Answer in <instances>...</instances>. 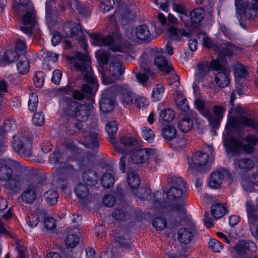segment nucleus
Masks as SVG:
<instances>
[{
    "instance_id": "nucleus-1",
    "label": "nucleus",
    "mask_w": 258,
    "mask_h": 258,
    "mask_svg": "<svg viewBox=\"0 0 258 258\" xmlns=\"http://www.w3.org/2000/svg\"><path fill=\"white\" fill-rule=\"evenodd\" d=\"M68 59L77 71L81 72V77L88 83L82 85L81 90L75 89L72 96L78 100L85 98L93 100L98 88V83L93 74L90 57L87 53L77 52L74 56H68Z\"/></svg>"
},
{
    "instance_id": "nucleus-2",
    "label": "nucleus",
    "mask_w": 258,
    "mask_h": 258,
    "mask_svg": "<svg viewBox=\"0 0 258 258\" xmlns=\"http://www.w3.org/2000/svg\"><path fill=\"white\" fill-rule=\"evenodd\" d=\"M186 192V182L181 177H174L172 180V186L166 192V195L169 201L175 203L168 205L164 212L173 227L179 223L181 217L185 212Z\"/></svg>"
},
{
    "instance_id": "nucleus-3",
    "label": "nucleus",
    "mask_w": 258,
    "mask_h": 258,
    "mask_svg": "<svg viewBox=\"0 0 258 258\" xmlns=\"http://www.w3.org/2000/svg\"><path fill=\"white\" fill-rule=\"evenodd\" d=\"M19 166V162L11 159L0 163V181L5 182V187L15 193L19 192L25 182L24 175L15 171Z\"/></svg>"
},
{
    "instance_id": "nucleus-4",
    "label": "nucleus",
    "mask_w": 258,
    "mask_h": 258,
    "mask_svg": "<svg viewBox=\"0 0 258 258\" xmlns=\"http://www.w3.org/2000/svg\"><path fill=\"white\" fill-rule=\"evenodd\" d=\"M156 153L157 151L154 149L144 148L136 150L131 155H125L120 159V169L124 173L126 167L132 169L134 164H143Z\"/></svg>"
},
{
    "instance_id": "nucleus-5",
    "label": "nucleus",
    "mask_w": 258,
    "mask_h": 258,
    "mask_svg": "<svg viewBox=\"0 0 258 258\" xmlns=\"http://www.w3.org/2000/svg\"><path fill=\"white\" fill-rule=\"evenodd\" d=\"M93 108V106L90 104H82L70 99L66 102L64 112L77 120L82 122L88 119Z\"/></svg>"
},
{
    "instance_id": "nucleus-6",
    "label": "nucleus",
    "mask_w": 258,
    "mask_h": 258,
    "mask_svg": "<svg viewBox=\"0 0 258 258\" xmlns=\"http://www.w3.org/2000/svg\"><path fill=\"white\" fill-rule=\"evenodd\" d=\"M257 143V137L252 135H248L242 140L235 138L231 139L229 147L234 154H245L250 155L255 151V146Z\"/></svg>"
},
{
    "instance_id": "nucleus-7",
    "label": "nucleus",
    "mask_w": 258,
    "mask_h": 258,
    "mask_svg": "<svg viewBox=\"0 0 258 258\" xmlns=\"http://www.w3.org/2000/svg\"><path fill=\"white\" fill-rule=\"evenodd\" d=\"M13 139L12 146L16 152L25 157L32 156V141L25 133H18L13 136Z\"/></svg>"
},
{
    "instance_id": "nucleus-8",
    "label": "nucleus",
    "mask_w": 258,
    "mask_h": 258,
    "mask_svg": "<svg viewBox=\"0 0 258 258\" xmlns=\"http://www.w3.org/2000/svg\"><path fill=\"white\" fill-rule=\"evenodd\" d=\"M41 177H34L28 181L26 187L20 196L22 202L31 204L37 199L38 192L41 187Z\"/></svg>"
},
{
    "instance_id": "nucleus-9",
    "label": "nucleus",
    "mask_w": 258,
    "mask_h": 258,
    "mask_svg": "<svg viewBox=\"0 0 258 258\" xmlns=\"http://www.w3.org/2000/svg\"><path fill=\"white\" fill-rule=\"evenodd\" d=\"M173 8L175 12L184 15V17H182L181 18V19L183 21H185L184 26L189 29V31L187 32L184 29L177 30V29L173 26L169 27L168 32L170 36L172 37L173 39L175 40H179L180 38L178 35L179 33L181 36H189L191 34V30L189 29V28L191 26V23L190 22H186L185 20H184V18L188 19V17L187 14V11L186 10L183 5L181 4L174 2L173 3Z\"/></svg>"
},
{
    "instance_id": "nucleus-10",
    "label": "nucleus",
    "mask_w": 258,
    "mask_h": 258,
    "mask_svg": "<svg viewBox=\"0 0 258 258\" xmlns=\"http://www.w3.org/2000/svg\"><path fill=\"white\" fill-rule=\"evenodd\" d=\"M113 94H117L120 102L124 106L132 105L135 99V94L126 84L115 85L109 86Z\"/></svg>"
},
{
    "instance_id": "nucleus-11",
    "label": "nucleus",
    "mask_w": 258,
    "mask_h": 258,
    "mask_svg": "<svg viewBox=\"0 0 258 258\" xmlns=\"http://www.w3.org/2000/svg\"><path fill=\"white\" fill-rule=\"evenodd\" d=\"M227 125L232 128H243L248 127L258 131V120L251 117H233L229 115Z\"/></svg>"
},
{
    "instance_id": "nucleus-12",
    "label": "nucleus",
    "mask_w": 258,
    "mask_h": 258,
    "mask_svg": "<svg viewBox=\"0 0 258 258\" xmlns=\"http://www.w3.org/2000/svg\"><path fill=\"white\" fill-rule=\"evenodd\" d=\"M209 162L208 154L197 152L194 154L190 161H188L189 169L193 173L195 172H202L207 167Z\"/></svg>"
},
{
    "instance_id": "nucleus-13",
    "label": "nucleus",
    "mask_w": 258,
    "mask_h": 258,
    "mask_svg": "<svg viewBox=\"0 0 258 258\" xmlns=\"http://www.w3.org/2000/svg\"><path fill=\"white\" fill-rule=\"evenodd\" d=\"M110 140V142L113 144L115 150L125 154L130 152L139 145L138 141L131 137H122L118 143L114 142L112 137Z\"/></svg>"
},
{
    "instance_id": "nucleus-14",
    "label": "nucleus",
    "mask_w": 258,
    "mask_h": 258,
    "mask_svg": "<svg viewBox=\"0 0 258 258\" xmlns=\"http://www.w3.org/2000/svg\"><path fill=\"white\" fill-rule=\"evenodd\" d=\"M225 179L229 183L232 181L231 173L226 169L221 168L218 171L213 172L210 176L209 185L213 188L220 187L222 181Z\"/></svg>"
},
{
    "instance_id": "nucleus-15",
    "label": "nucleus",
    "mask_w": 258,
    "mask_h": 258,
    "mask_svg": "<svg viewBox=\"0 0 258 258\" xmlns=\"http://www.w3.org/2000/svg\"><path fill=\"white\" fill-rule=\"evenodd\" d=\"M225 108L219 105H214L213 108V113L209 109L205 111V116L209 120L210 124L212 127L217 128L222 120Z\"/></svg>"
},
{
    "instance_id": "nucleus-16",
    "label": "nucleus",
    "mask_w": 258,
    "mask_h": 258,
    "mask_svg": "<svg viewBox=\"0 0 258 258\" xmlns=\"http://www.w3.org/2000/svg\"><path fill=\"white\" fill-rule=\"evenodd\" d=\"M111 94H113V93L110 90L109 87L103 91L99 103L100 110L102 112L108 113L113 109L115 100L111 96Z\"/></svg>"
},
{
    "instance_id": "nucleus-17",
    "label": "nucleus",
    "mask_w": 258,
    "mask_h": 258,
    "mask_svg": "<svg viewBox=\"0 0 258 258\" xmlns=\"http://www.w3.org/2000/svg\"><path fill=\"white\" fill-rule=\"evenodd\" d=\"M240 183L246 191L250 192L255 191L258 188V173H252L242 175Z\"/></svg>"
},
{
    "instance_id": "nucleus-18",
    "label": "nucleus",
    "mask_w": 258,
    "mask_h": 258,
    "mask_svg": "<svg viewBox=\"0 0 258 258\" xmlns=\"http://www.w3.org/2000/svg\"><path fill=\"white\" fill-rule=\"evenodd\" d=\"M23 26L21 27V30L27 35H31L36 24L35 13L33 9L26 12L23 18Z\"/></svg>"
},
{
    "instance_id": "nucleus-19",
    "label": "nucleus",
    "mask_w": 258,
    "mask_h": 258,
    "mask_svg": "<svg viewBox=\"0 0 258 258\" xmlns=\"http://www.w3.org/2000/svg\"><path fill=\"white\" fill-rule=\"evenodd\" d=\"M234 249L238 255L244 256L248 252H255L256 250V246L252 241L240 240L235 244Z\"/></svg>"
},
{
    "instance_id": "nucleus-20",
    "label": "nucleus",
    "mask_w": 258,
    "mask_h": 258,
    "mask_svg": "<svg viewBox=\"0 0 258 258\" xmlns=\"http://www.w3.org/2000/svg\"><path fill=\"white\" fill-rule=\"evenodd\" d=\"M163 49L157 51L154 55V64L161 71L169 73L173 70V67L169 63L167 59L163 55Z\"/></svg>"
},
{
    "instance_id": "nucleus-21",
    "label": "nucleus",
    "mask_w": 258,
    "mask_h": 258,
    "mask_svg": "<svg viewBox=\"0 0 258 258\" xmlns=\"http://www.w3.org/2000/svg\"><path fill=\"white\" fill-rule=\"evenodd\" d=\"M235 170L239 172H247L251 170L254 167V162L249 158L236 159L234 162Z\"/></svg>"
},
{
    "instance_id": "nucleus-22",
    "label": "nucleus",
    "mask_w": 258,
    "mask_h": 258,
    "mask_svg": "<svg viewBox=\"0 0 258 258\" xmlns=\"http://www.w3.org/2000/svg\"><path fill=\"white\" fill-rule=\"evenodd\" d=\"M236 13L237 17L239 20L250 19L253 18L256 15V12L253 9L246 7L240 2H236Z\"/></svg>"
},
{
    "instance_id": "nucleus-23",
    "label": "nucleus",
    "mask_w": 258,
    "mask_h": 258,
    "mask_svg": "<svg viewBox=\"0 0 258 258\" xmlns=\"http://www.w3.org/2000/svg\"><path fill=\"white\" fill-rule=\"evenodd\" d=\"M246 210L248 217V223L249 230L250 227L255 225L258 221V214L255 206L252 204L250 201L246 202Z\"/></svg>"
},
{
    "instance_id": "nucleus-24",
    "label": "nucleus",
    "mask_w": 258,
    "mask_h": 258,
    "mask_svg": "<svg viewBox=\"0 0 258 258\" xmlns=\"http://www.w3.org/2000/svg\"><path fill=\"white\" fill-rule=\"evenodd\" d=\"M135 34L136 38L144 42H149L153 39L148 27L146 25H142L136 29Z\"/></svg>"
},
{
    "instance_id": "nucleus-25",
    "label": "nucleus",
    "mask_w": 258,
    "mask_h": 258,
    "mask_svg": "<svg viewBox=\"0 0 258 258\" xmlns=\"http://www.w3.org/2000/svg\"><path fill=\"white\" fill-rule=\"evenodd\" d=\"M198 72L195 75L196 80L192 86L193 89L196 90L198 88V85L201 81H203L204 77L208 75L210 72L209 66L206 64H198Z\"/></svg>"
},
{
    "instance_id": "nucleus-26",
    "label": "nucleus",
    "mask_w": 258,
    "mask_h": 258,
    "mask_svg": "<svg viewBox=\"0 0 258 258\" xmlns=\"http://www.w3.org/2000/svg\"><path fill=\"white\" fill-rule=\"evenodd\" d=\"M124 68L119 61H113L109 64V72L111 76L115 80H118L123 74Z\"/></svg>"
},
{
    "instance_id": "nucleus-27",
    "label": "nucleus",
    "mask_w": 258,
    "mask_h": 258,
    "mask_svg": "<svg viewBox=\"0 0 258 258\" xmlns=\"http://www.w3.org/2000/svg\"><path fill=\"white\" fill-rule=\"evenodd\" d=\"M219 50L216 52L223 54L225 56H232L234 52L237 49V47L234 44L230 42H223L220 45Z\"/></svg>"
},
{
    "instance_id": "nucleus-28",
    "label": "nucleus",
    "mask_w": 258,
    "mask_h": 258,
    "mask_svg": "<svg viewBox=\"0 0 258 258\" xmlns=\"http://www.w3.org/2000/svg\"><path fill=\"white\" fill-rule=\"evenodd\" d=\"M107 37L111 38L110 45H114L110 48V49L112 51H121V48L120 46L122 44V37L118 30L116 29L111 35H109Z\"/></svg>"
},
{
    "instance_id": "nucleus-29",
    "label": "nucleus",
    "mask_w": 258,
    "mask_h": 258,
    "mask_svg": "<svg viewBox=\"0 0 258 258\" xmlns=\"http://www.w3.org/2000/svg\"><path fill=\"white\" fill-rule=\"evenodd\" d=\"M193 233L191 231L187 228H181L178 232L177 239L181 243L184 244L189 243L192 240Z\"/></svg>"
},
{
    "instance_id": "nucleus-30",
    "label": "nucleus",
    "mask_w": 258,
    "mask_h": 258,
    "mask_svg": "<svg viewBox=\"0 0 258 258\" xmlns=\"http://www.w3.org/2000/svg\"><path fill=\"white\" fill-rule=\"evenodd\" d=\"M82 178L83 181L88 185H95L98 180L97 173L91 169L83 172Z\"/></svg>"
},
{
    "instance_id": "nucleus-31",
    "label": "nucleus",
    "mask_w": 258,
    "mask_h": 258,
    "mask_svg": "<svg viewBox=\"0 0 258 258\" xmlns=\"http://www.w3.org/2000/svg\"><path fill=\"white\" fill-rule=\"evenodd\" d=\"M90 37L92 40L94 45L98 46L110 45L111 38L110 37H104L101 34H90Z\"/></svg>"
},
{
    "instance_id": "nucleus-32",
    "label": "nucleus",
    "mask_w": 258,
    "mask_h": 258,
    "mask_svg": "<svg viewBox=\"0 0 258 258\" xmlns=\"http://www.w3.org/2000/svg\"><path fill=\"white\" fill-rule=\"evenodd\" d=\"M227 72V71L224 70V71H219L216 75L215 82L220 88H224L227 86L230 83V80Z\"/></svg>"
},
{
    "instance_id": "nucleus-33",
    "label": "nucleus",
    "mask_w": 258,
    "mask_h": 258,
    "mask_svg": "<svg viewBox=\"0 0 258 258\" xmlns=\"http://www.w3.org/2000/svg\"><path fill=\"white\" fill-rule=\"evenodd\" d=\"M227 210L225 205L216 204L211 207V213L215 219L223 217L227 213Z\"/></svg>"
},
{
    "instance_id": "nucleus-34",
    "label": "nucleus",
    "mask_w": 258,
    "mask_h": 258,
    "mask_svg": "<svg viewBox=\"0 0 258 258\" xmlns=\"http://www.w3.org/2000/svg\"><path fill=\"white\" fill-rule=\"evenodd\" d=\"M161 134L166 141H171L176 137L177 131L174 127L170 125H166L162 127Z\"/></svg>"
},
{
    "instance_id": "nucleus-35",
    "label": "nucleus",
    "mask_w": 258,
    "mask_h": 258,
    "mask_svg": "<svg viewBox=\"0 0 258 258\" xmlns=\"http://www.w3.org/2000/svg\"><path fill=\"white\" fill-rule=\"evenodd\" d=\"M127 181L132 191L139 187L141 184V179L139 174L133 172L127 174Z\"/></svg>"
},
{
    "instance_id": "nucleus-36",
    "label": "nucleus",
    "mask_w": 258,
    "mask_h": 258,
    "mask_svg": "<svg viewBox=\"0 0 258 258\" xmlns=\"http://www.w3.org/2000/svg\"><path fill=\"white\" fill-rule=\"evenodd\" d=\"M24 55L22 53H19L15 50L10 49L5 52L3 60L8 63H12L17 60H19L21 56Z\"/></svg>"
},
{
    "instance_id": "nucleus-37",
    "label": "nucleus",
    "mask_w": 258,
    "mask_h": 258,
    "mask_svg": "<svg viewBox=\"0 0 258 258\" xmlns=\"http://www.w3.org/2000/svg\"><path fill=\"white\" fill-rule=\"evenodd\" d=\"M193 126V122L191 119L185 117L180 119L178 124V127L181 132L187 133L190 131Z\"/></svg>"
},
{
    "instance_id": "nucleus-38",
    "label": "nucleus",
    "mask_w": 258,
    "mask_h": 258,
    "mask_svg": "<svg viewBox=\"0 0 258 258\" xmlns=\"http://www.w3.org/2000/svg\"><path fill=\"white\" fill-rule=\"evenodd\" d=\"M17 68L19 73L21 74H25L29 71V62L25 55L21 56L17 63Z\"/></svg>"
},
{
    "instance_id": "nucleus-39",
    "label": "nucleus",
    "mask_w": 258,
    "mask_h": 258,
    "mask_svg": "<svg viewBox=\"0 0 258 258\" xmlns=\"http://www.w3.org/2000/svg\"><path fill=\"white\" fill-rule=\"evenodd\" d=\"M191 21L196 24L200 23L204 17V10L202 8L195 9L189 14Z\"/></svg>"
},
{
    "instance_id": "nucleus-40",
    "label": "nucleus",
    "mask_w": 258,
    "mask_h": 258,
    "mask_svg": "<svg viewBox=\"0 0 258 258\" xmlns=\"http://www.w3.org/2000/svg\"><path fill=\"white\" fill-rule=\"evenodd\" d=\"M135 196L141 200H145L151 195V190L146 186L137 187L132 191Z\"/></svg>"
},
{
    "instance_id": "nucleus-41",
    "label": "nucleus",
    "mask_w": 258,
    "mask_h": 258,
    "mask_svg": "<svg viewBox=\"0 0 258 258\" xmlns=\"http://www.w3.org/2000/svg\"><path fill=\"white\" fill-rule=\"evenodd\" d=\"M175 117V113L174 111L170 108L163 109L160 113L159 120L166 122H170Z\"/></svg>"
},
{
    "instance_id": "nucleus-42",
    "label": "nucleus",
    "mask_w": 258,
    "mask_h": 258,
    "mask_svg": "<svg viewBox=\"0 0 258 258\" xmlns=\"http://www.w3.org/2000/svg\"><path fill=\"white\" fill-rule=\"evenodd\" d=\"M165 88L162 84H157L153 90L152 98L154 101H157L160 100L164 96Z\"/></svg>"
},
{
    "instance_id": "nucleus-43",
    "label": "nucleus",
    "mask_w": 258,
    "mask_h": 258,
    "mask_svg": "<svg viewBox=\"0 0 258 258\" xmlns=\"http://www.w3.org/2000/svg\"><path fill=\"white\" fill-rule=\"evenodd\" d=\"M97 136L98 134L95 132L90 133L88 136L84 137L85 141L90 147L97 148L99 146Z\"/></svg>"
},
{
    "instance_id": "nucleus-44",
    "label": "nucleus",
    "mask_w": 258,
    "mask_h": 258,
    "mask_svg": "<svg viewBox=\"0 0 258 258\" xmlns=\"http://www.w3.org/2000/svg\"><path fill=\"white\" fill-rule=\"evenodd\" d=\"M58 197L56 191L53 190H49L44 194L46 202L50 205H53L57 203Z\"/></svg>"
},
{
    "instance_id": "nucleus-45",
    "label": "nucleus",
    "mask_w": 258,
    "mask_h": 258,
    "mask_svg": "<svg viewBox=\"0 0 258 258\" xmlns=\"http://www.w3.org/2000/svg\"><path fill=\"white\" fill-rule=\"evenodd\" d=\"M76 195L80 199L86 198L89 194L87 186L82 183L78 184L75 189Z\"/></svg>"
},
{
    "instance_id": "nucleus-46",
    "label": "nucleus",
    "mask_w": 258,
    "mask_h": 258,
    "mask_svg": "<svg viewBox=\"0 0 258 258\" xmlns=\"http://www.w3.org/2000/svg\"><path fill=\"white\" fill-rule=\"evenodd\" d=\"M102 185L106 188L111 187L114 183V179L109 173L104 174L101 178Z\"/></svg>"
},
{
    "instance_id": "nucleus-47",
    "label": "nucleus",
    "mask_w": 258,
    "mask_h": 258,
    "mask_svg": "<svg viewBox=\"0 0 258 258\" xmlns=\"http://www.w3.org/2000/svg\"><path fill=\"white\" fill-rule=\"evenodd\" d=\"M38 103V96L35 93H32L30 94L28 101V107L31 111L36 110Z\"/></svg>"
},
{
    "instance_id": "nucleus-48",
    "label": "nucleus",
    "mask_w": 258,
    "mask_h": 258,
    "mask_svg": "<svg viewBox=\"0 0 258 258\" xmlns=\"http://www.w3.org/2000/svg\"><path fill=\"white\" fill-rule=\"evenodd\" d=\"M79 238L74 234H69L66 238L65 244L68 247L74 248L78 244Z\"/></svg>"
},
{
    "instance_id": "nucleus-49",
    "label": "nucleus",
    "mask_w": 258,
    "mask_h": 258,
    "mask_svg": "<svg viewBox=\"0 0 258 258\" xmlns=\"http://www.w3.org/2000/svg\"><path fill=\"white\" fill-rule=\"evenodd\" d=\"M153 226L157 230L161 231L167 226V221L165 218L156 217L153 221Z\"/></svg>"
},
{
    "instance_id": "nucleus-50",
    "label": "nucleus",
    "mask_w": 258,
    "mask_h": 258,
    "mask_svg": "<svg viewBox=\"0 0 258 258\" xmlns=\"http://www.w3.org/2000/svg\"><path fill=\"white\" fill-rule=\"evenodd\" d=\"M175 101L178 107L181 111L185 112L188 109L187 100L184 96L182 95L177 96Z\"/></svg>"
},
{
    "instance_id": "nucleus-51",
    "label": "nucleus",
    "mask_w": 258,
    "mask_h": 258,
    "mask_svg": "<svg viewBox=\"0 0 258 258\" xmlns=\"http://www.w3.org/2000/svg\"><path fill=\"white\" fill-rule=\"evenodd\" d=\"M118 125L116 121L114 120L108 121L106 123V130L109 136H113L117 133Z\"/></svg>"
},
{
    "instance_id": "nucleus-52",
    "label": "nucleus",
    "mask_w": 258,
    "mask_h": 258,
    "mask_svg": "<svg viewBox=\"0 0 258 258\" xmlns=\"http://www.w3.org/2000/svg\"><path fill=\"white\" fill-rule=\"evenodd\" d=\"M75 158L73 157H69L64 162H61L60 166L63 169H67L71 172L73 174H75L76 173V169L74 168V166L70 162L74 161Z\"/></svg>"
},
{
    "instance_id": "nucleus-53",
    "label": "nucleus",
    "mask_w": 258,
    "mask_h": 258,
    "mask_svg": "<svg viewBox=\"0 0 258 258\" xmlns=\"http://www.w3.org/2000/svg\"><path fill=\"white\" fill-rule=\"evenodd\" d=\"M208 245L209 248L215 252H219L223 248L222 243L215 239H211Z\"/></svg>"
},
{
    "instance_id": "nucleus-54",
    "label": "nucleus",
    "mask_w": 258,
    "mask_h": 258,
    "mask_svg": "<svg viewBox=\"0 0 258 258\" xmlns=\"http://www.w3.org/2000/svg\"><path fill=\"white\" fill-rule=\"evenodd\" d=\"M45 74L41 71L36 72L34 77L33 78L34 83L36 87H41L44 82Z\"/></svg>"
},
{
    "instance_id": "nucleus-55",
    "label": "nucleus",
    "mask_w": 258,
    "mask_h": 258,
    "mask_svg": "<svg viewBox=\"0 0 258 258\" xmlns=\"http://www.w3.org/2000/svg\"><path fill=\"white\" fill-rule=\"evenodd\" d=\"M98 60L100 64H106L108 62L109 53L103 50H100L97 53Z\"/></svg>"
},
{
    "instance_id": "nucleus-56",
    "label": "nucleus",
    "mask_w": 258,
    "mask_h": 258,
    "mask_svg": "<svg viewBox=\"0 0 258 258\" xmlns=\"http://www.w3.org/2000/svg\"><path fill=\"white\" fill-rule=\"evenodd\" d=\"M26 221L30 227L33 228L39 223V218L37 215L31 213L26 217Z\"/></svg>"
},
{
    "instance_id": "nucleus-57",
    "label": "nucleus",
    "mask_w": 258,
    "mask_h": 258,
    "mask_svg": "<svg viewBox=\"0 0 258 258\" xmlns=\"http://www.w3.org/2000/svg\"><path fill=\"white\" fill-rule=\"evenodd\" d=\"M235 73V75L239 78H245L248 75V73L244 66L241 63L238 64L236 66Z\"/></svg>"
},
{
    "instance_id": "nucleus-58",
    "label": "nucleus",
    "mask_w": 258,
    "mask_h": 258,
    "mask_svg": "<svg viewBox=\"0 0 258 258\" xmlns=\"http://www.w3.org/2000/svg\"><path fill=\"white\" fill-rule=\"evenodd\" d=\"M203 45L207 48L212 49L215 52H216L217 50H219V46L215 44L210 38L204 37L203 38Z\"/></svg>"
},
{
    "instance_id": "nucleus-59",
    "label": "nucleus",
    "mask_w": 258,
    "mask_h": 258,
    "mask_svg": "<svg viewBox=\"0 0 258 258\" xmlns=\"http://www.w3.org/2000/svg\"><path fill=\"white\" fill-rule=\"evenodd\" d=\"M114 240L115 242L119 244V245L123 247L129 248L130 247V241L129 239L125 238L118 236L117 234L114 235Z\"/></svg>"
},
{
    "instance_id": "nucleus-60",
    "label": "nucleus",
    "mask_w": 258,
    "mask_h": 258,
    "mask_svg": "<svg viewBox=\"0 0 258 258\" xmlns=\"http://www.w3.org/2000/svg\"><path fill=\"white\" fill-rule=\"evenodd\" d=\"M114 4L113 0H102L100 8L103 12H108L113 8Z\"/></svg>"
},
{
    "instance_id": "nucleus-61",
    "label": "nucleus",
    "mask_w": 258,
    "mask_h": 258,
    "mask_svg": "<svg viewBox=\"0 0 258 258\" xmlns=\"http://www.w3.org/2000/svg\"><path fill=\"white\" fill-rule=\"evenodd\" d=\"M26 48V44L25 41L18 38L16 41L15 49L19 53H22L24 55L25 50Z\"/></svg>"
},
{
    "instance_id": "nucleus-62",
    "label": "nucleus",
    "mask_w": 258,
    "mask_h": 258,
    "mask_svg": "<svg viewBox=\"0 0 258 258\" xmlns=\"http://www.w3.org/2000/svg\"><path fill=\"white\" fill-rule=\"evenodd\" d=\"M44 225L47 230H52L55 228V220L52 217H45L44 220Z\"/></svg>"
},
{
    "instance_id": "nucleus-63",
    "label": "nucleus",
    "mask_w": 258,
    "mask_h": 258,
    "mask_svg": "<svg viewBox=\"0 0 258 258\" xmlns=\"http://www.w3.org/2000/svg\"><path fill=\"white\" fill-rule=\"evenodd\" d=\"M33 121L36 125H42L44 123V115L41 113H36L34 114L33 117Z\"/></svg>"
},
{
    "instance_id": "nucleus-64",
    "label": "nucleus",
    "mask_w": 258,
    "mask_h": 258,
    "mask_svg": "<svg viewBox=\"0 0 258 258\" xmlns=\"http://www.w3.org/2000/svg\"><path fill=\"white\" fill-rule=\"evenodd\" d=\"M115 202V199L111 195H107L103 198V204L108 207L113 206Z\"/></svg>"
}]
</instances>
